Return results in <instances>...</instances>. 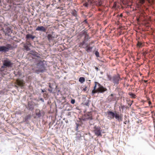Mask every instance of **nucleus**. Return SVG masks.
<instances>
[{
    "label": "nucleus",
    "instance_id": "obj_26",
    "mask_svg": "<svg viewBox=\"0 0 155 155\" xmlns=\"http://www.w3.org/2000/svg\"><path fill=\"white\" fill-rule=\"evenodd\" d=\"M24 48L27 51H29L30 50L29 48L27 45H25L24 46Z\"/></svg>",
    "mask_w": 155,
    "mask_h": 155
},
{
    "label": "nucleus",
    "instance_id": "obj_39",
    "mask_svg": "<svg viewBox=\"0 0 155 155\" xmlns=\"http://www.w3.org/2000/svg\"><path fill=\"white\" fill-rule=\"evenodd\" d=\"M42 92H44V91H43V90H42Z\"/></svg>",
    "mask_w": 155,
    "mask_h": 155
},
{
    "label": "nucleus",
    "instance_id": "obj_10",
    "mask_svg": "<svg viewBox=\"0 0 155 155\" xmlns=\"http://www.w3.org/2000/svg\"><path fill=\"white\" fill-rule=\"evenodd\" d=\"M35 30L37 31L46 32L47 31V28L43 26H38Z\"/></svg>",
    "mask_w": 155,
    "mask_h": 155
},
{
    "label": "nucleus",
    "instance_id": "obj_5",
    "mask_svg": "<svg viewBox=\"0 0 155 155\" xmlns=\"http://www.w3.org/2000/svg\"><path fill=\"white\" fill-rule=\"evenodd\" d=\"M111 79L115 85H118L119 83V81H121L122 79L120 77L119 74H117L113 76L112 78L109 79V80L110 81H111Z\"/></svg>",
    "mask_w": 155,
    "mask_h": 155
},
{
    "label": "nucleus",
    "instance_id": "obj_1",
    "mask_svg": "<svg viewBox=\"0 0 155 155\" xmlns=\"http://www.w3.org/2000/svg\"><path fill=\"white\" fill-rule=\"evenodd\" d=\"M28 55L31 57L32 59L34 60L35 62H39L37 64L38 69L36 70V72L39 73L40 72H43L45 70V67L43 64H40L42 62L41 60V58L40 56V54L37 52H32V53H29Z\"/></svg>",
    "mask_w": 155,
    "mask_h": 155
},
{
    "label": "nucleus",
    "instance_id": "obj_4",
    "mask_svg": "<svg viewBox=\"0 0 155 155\" xmlns=\"http://www.w3.org/2000/svg\"><path fill=\"white\" fill-rule=\"evenodd\" d=\"M3 65L1 66V70L2 71H4L2 69L6 67H12L13 65V63L8 58H6L3 61Z\"/></svg>",
    "mask_w": 155,
    "mask_h": 155
},
{
    "label": "nucleus",
    "instance_id": "obj_40",
    "mask_svg": "<svg viewBox=\"0 0 155 155\" xmlns=\"http://www.w3.org/2000/svg\"><path fill=\"white\" fill-rule=\"evenodd\" d=\"M61 1V0H58V2H60Z\"/></svg>",
    "mask_w": 155,
    "mask_h": 155
},
{
    "label": "nucleus",
    "instance_id": "obj_8",
    "mask_svg": "<svg viewBox=\"0 0 155 155\" xmlns=\"http://www.w3.org/2000/svg\"><path fill=\"white\" fill-rule=\"evenodd\" d=\"M15 83L18 85L20 86L21 88H22L25 84L24 81L23 80L19 79L16 80Z\"/></svg>",
    "mask_w": 155,
    "mask_h": 155
},
{
    "label": "nucleus",
    "instance_id": "obj_12",
    "mask_svg": "<svg viewBox=\"0 0 155 155\" xmlns=\"http://www.w3.org/2000/svg\"><path fill=\"white\" fill-rule=\"evenodd\" d=\"M86 41L84 40L83 41H82V42L79 43V47L80 48H85V47L86 46V44H87V43H86Z\"/></svg>",
    "mask_w": 155,
    "mask_h": 155
},
{
    "label": "nucleus",
    "instance_id": "obj_41",
    "mask_svg": "<svg viewBox=\"0 0 155 155\" xmlns=\"http://www.w3.org/2000/svg\"><path fill=\"white\" fill-rule=\"evenodd\" d=\"M85 22H86V20H85Z\"/></svg>",
    "mask_w": 155,
    "mask_h": 155
},
{
    "label": "nucleus",
    "instance_id": "obj_37",
    "mask_svg": "<svg viewBox=\"0 0 155 155\" xmlns=\"http://www.w3.org/2000/svg\"><path fill=\"white\" fill-rule=\"evenodd\" d=\"M15 87H16L17 88H18V87L16 85H15Z\"/></svg>",
    "mask_w": 155,
    "mask_h": 155
},
{
    "label": "nucleus",
    "instance_id": "obj_3",
    "mask_svg": "<svg viewBox=\"0 0 155 155\" xmlns=\"http://www.w3.org/2000/svg\"><path fill=\"white\" fill-rule=\"evenodd\" d=\"M107 118L110 120L114 119L115 117L119 121H122L123 120L121 115L116 113V111L114 112L110 111H107Z\"/></svg>",
    "mask_w": 155,
    "mask_h": 155
},
{
    "label": "nucleus",
    "instance_id": "obj_7",
    "mask_svg": "<svg viewBox=\"0 0 155 155\" xmlns=\"http://www.w3.org/2000/svg\"><path fill=\"white\" fill-rule=\"evenodd\" d=\"M93 131L95 134L97 136H102L101 134V130L100 127L95 126L93 128Z\"/></svg>",
    "mask_w": 155,
    "mask_h": 155
},
{
    "label": "nucleus",
    "instance_id": "obj_28",
    "mask_svg": "<svg viewBox=\"0 0 155 155\" xmlns=\"http://www.w3.org/2000/svg\"><path fill=\"white\" fill-rule=\"evenodd\" d=\"M90 5L89 2H86L84 4V5L86 7H87Z\"/></svg>",
    "mask_w": 155,
    "mask_h": 155
},
{
    "label": "nucleus",
    "instance_id": "obj_27",
    "mask_svg": "<svg viewBox=\"0 0 155 155\" xmlns=\"http://www.w3.org/2000/svg\"><path fill=\"white\" fill-rule=\"evenodd\" d=\"M95 54L97 57H99V52L97 51H95Z\"/></svg>",
    "mask_w": 155,
    "mask_h": 155
},
{
    "label": "nucleus",
    "instance_id": "obj_13",
    "mask_svg": "<svg viewBox=\"0 0 155 155\" xmlns=\"http://www.w3.org/2000/svg\"><path fill=\"white\" fill-rule=\"evenodd\" d=\"M113 94H111L110 95H109L108 98H107V101L109 102H111V101H113L114 98H113Z\"/></svg>",
    "mask_w": 155,
    "mask_h": 155
},
{
    "label": "nucleus",
    "instance_id": "obj_16",
    "mask_svg": "<svg viewBox=\"0 0 155 155\" xmlns=\"http://www.w3.org/2000/svg\"><path fill=\"white\" fill-rule=\"evenodd\" d=\"M47 38L48 41H50L52 40L54 38V37L52 36L51 34H48V35Z\"/></svg>",
    "mask_w": 155,
    "mask_h": 155
},
{
    "label": "nucleus",
    "instance_id": "obj_25",
    "mask_svg": "<svg viewBox=\"0 0 155 155\" xmlns=\"http://www.w3.org/2000/svg\"><path fill=\"white\" fill-rule=\"evenodd\" d=\"M129 94L131 96V97L132 98H135L136 97V95L132 93H129Z\"/></svg>",
    "mask_w": 155,
    "mask_h": 155
},
{
    "label": "nucleus",
    "instance_id": "obj_6",
    "mask_svg": "<svg viewBox=\"0 0 155 155\" xmlns=\"http://www.w3.org/2000/svg\"><path fill=\"white\" fill-rule=\"evenodd\" d=\"M12 48V45L9 44H8L5 46H0V51L6 52L10 50Z\"/></svg>",
    "mask_w": 155,
    "mask_h": 155
},
{
    "label": "nucleus",
    "instance_id": "obj_18",
    "mask_svg": "<svg viewBox=\"0 0 155 155\" xmlns=\"http://www.w3.org/2000/svg\"><path fill=\"white\" fill-rule=\"evenodd\" d=\"M36 114L38 117H40L41 116V114L40 112V110H39L37 109L36 110Z\"/></svg>",
    "mask_w": 155,
    "mask_h": 155
},
{
    "label": "nucleus",
    "instance_id": "obj_17",
    "mask_svg": "<svg viewBox=\"0 0 155 155\" xmlns=\"http://www.w3.org/2000/svg\"><path fill=\"white\" fill-rule=\"evenodd\" d=\"M79 81L81 83H83L85 81V79L83 77H81L79 78Z\"/></svg>",
    "mask_w": 155,
    "mask_h": 155
},
{
    "label": "nucleus",
    "instance_id": "obj_29",
    "mask_svg": "<svg viewBox=\"0 0 155 155\" xmlns=\"http://www.w3.org/2000/svg\"><path fill=\"white\" fill-rule=\"evenodd\" d=\"M84 88L83 89V90L84 91H85L87 90V86H86V85H85L84 86Z\"/></svg>",
    "mask_w": 155,
    "mask_h": 155
},
{
    "label": "nucleus",
    "instance_id": "obj_35",
    "mask_svg": "<svg viewBox=\"0 0 155 155\" xmlns=\"http://www.w3.org/2000/svg\"><path fill=\"white\" fill-rule=\"evenodd\" d=\"M147 81H148L147 80H144V82H145L146 83H147Z\"/></svg>",
    "mask_w": 155,
    "mask_h": 155
},
{
    "label": "nucleus",
    "instance_id": "obj_21",
    "mask_svg": "<svg viewBox=\"0 0 155 155\" xmlns=\"http://www.w3.org/2000/svg\"><path fill=\"white\" fill-rule=\"evenodd\" d=\"M96 5L98 6H101L102 4V2L101 0L99 1L96 3Z\"/></svg>",
    "mask_w": 155,
    "mask_h": 155
},
{
    "label": "nucleus",
    "instance_id": "obj_15",
    "mask_svg": "<svg viewBox=\"0 0 155 155\" xmlns=\"http://www.w3.org/2000/svg\"><path fill=\"white\" fill-rule=\"evenodd\" d=\"M138 5L139 7H140L144 3L145 0H138Z\"/></svg>",
    "mask_w": 155,
    "mask_h": 155
},
{
    "label": "nucleus",
    "instance_id": "obj_14",
    "mask_svg": "<svg viewBox=\"0 0 155 155\" xmlns=\"http://www.w3.org/2000/svg\"><path fill=\"white\" fill-rule=\"evenodd\" d=\"M35 36H33L32 35L30 34H27L26 36V38L27 39V40L30 38L33 40L35 38Z\"/></svg>",
    "mask_w": 155,
    "mask_h": 155
},
{
    "label": "nucleus",
    "instance_id": "obj_19",
    "mask_svg": "<svg viewBox=\"0 0 155 155\" xmlns=\"http://www.w3.org/2000/svg\"><path fill=\"white\" fill-rule=\"evenodd\" d=\"M90 38L89 35L87 33L84 35V40H85L87 41Z\"/></svg>",
    "mask_w": 155,
    "mask_h": 155
},
{
    "label": "nucleus",
    "instance_id": "obj_22",
    "mask_svg": "<svg viewBox=\"0 0 155 155\" xmlns=\"http://www.w3.org/2000/svg\"><path fill=\"white\" fill-rule=\"evenodd\" d=\"M71 14L73 16H74L75 17L77 16V12L75 10L72 11V12H71Z\"/></svg>",
    "mask_w": 155,
    "mask_h": 155
},
{
    "label": "nucleus",
    "instance_id": "obj_42",
    "mask_svg": "<svg viewBox=\"0 0 155 155\" xmlns=\"http://www.w3.org/2000/svg\"><path fill=\"white\" fill-rule=\"evenodd\" d=\"M154 116H155V113L154 114Z\"/></svg>",
    "mask_w": 155,
    "mask_h": 155
},
{
    "label": "nucleus",
    "instance_id": "obj_2",
    "mask_svg": "<svg viewBox=\"0 0 155 155\" xmlns=\"http://www.w3.org/2000/svg\"><path fill=\"white\" fill-rule=\"evenodd\" d=\"M94 84L93 89L92 91V93L93 95L98 92L103 93L107 91L106 88L104 87L99 83L95 82Z\"/></svg>",
    "mask_w": 155,
    "mask_h": 155
},
{
    "label": "nucleus",
    "instance_id": "obj_33",
    "mask_svg": "<svg viewBox=\"0 0 155 155\" xmlns=\"http://www.w3.org/2000/svg\"><path fill=\"white\" fill-rule=\"evenodd\" d=\"M95 69L97 71L98 70V68L97 67H96Z\"/></svg>",
    "mask_w": 155,
    "mask_h": 155
},
{
    "label": "nucleus",
    "instance_id": "obj_30",
    "mask_svg": "<svg viewBox=\"0 0 155 155\" xmlns=\"http://www.w3.org/2000/svg\"><path fill=\"white\" fill-rule=\"evenodd\" d=\"M75 102V100L74 99H72L71 101V103L73 104H74Z\"/></svg>",
    "mask_w": 155,
    "mask_h": 155
},
{
    "label": "nucleus",
    "instance_id": "obj_24",
    "mask_svg": "<svg viewBox=\"0 0 155 155\" xmlns=\"http://www.w3.org/2000/svg\"><path fill=\"white\" fill-rule=\"evenodd\" d=\"M142 45V43L141 42H140L139 41H138L137 44V46L139 48H140L141 47Z\"/></svg>",
    "mask_w": 155,
    "mask_h": 155
},
{
    "label": "nucleus",
    "instance_id": "obj_32",
    "mask_svg": "<svg viewBox=\"0 0 155 155\" xmlns=\"http://www.w3.org/2000/svg\"><path fill=\"white\" fill-rule=\"evenodd\" d=\"M84 104L86 106H89V103L88 102H86V103H85V104Z\"/></svg>",
    "mask_w": 155,
    "mask_h": 155
},
{
    "label": "nucleus",
    "instance_id": "obj_9",
    "mask_svg": "<svg viewBox=\"0 0 155 155\" xmlns=\"http://www.w3.org/2000/svg\"><path fill=\"white\" fill-rule=\"evenodd\" d=\"M11 28L12 27H7L4 31V32L6 35H7L8 36H9L12 33V31Z\"/></svg>",
    "mask_w": 155,
    "mask_h": 155
},
{
    "label": "nucleus",
    "instance_id": "obj_36",
    "mask_svg": "<svg viewBox=\"0 0 155 155\" xmlns=\"http://www.w3.org/2000/svg\"><path fill=\"white\" fill-rule=\"evenodd\" d=\"M120 17H122V16H123V15H122V14H121L120 15Z\"/></svg>",
    "mask_w": 155,
    "mask_h": 155
},
{
    "label": "nucleus",
    "instance_id": "obj_31",
    "mask_svg": "<svg viewBox=\"0 0 155 155\" xmlns=\"http://www.w3.org/2000/svg\"><path fill=\"white\" fill-rule=\"evenodd\" d=\"M94 41H92L88 45H91L92 44L94 43Z\"/></svg>",
    "mask_w": 155,
    "mask_h": 155
},
{
    "label": "nucleus",
    "instance_id": "obj_34",
    "mask_svg": "<svg viewBox=\"0 0 155 155\" xmlns=\"http://www.w3.org/2000/svg\"><path fill=\"white\" fill-rule=\"evenodd\" d=\"M151 104V102L150 101H149V105H150Z\"/></svg>",
    "mask_w": 155,
    "mask_h": 155
},
{
    "label": "nucleus",
    "instance_id": "obj_23",
    "mask_svg": "<svg viewBox=\"0 0 155 155\" xmlns=\"http://www.w3.org/2000/svg\"><path fill=\"white\" fill-rule=\"evenodd\" d=\"M28 108L30 110H32L34 109V107L32 106L31 104H29L28 105Z\"/></svg>",
    "mask_w": 155,
    "mask_h": 155
},
{
    "label": "nucleus",
    "instance_id": "obj_38",
    "mask_svg": "<svg viewBox=\"0 0 155 155\" xmlns=\"http://www.w3.org/2000/svg\"><path fill=\"white\" fill-rule=\"evenodd\" d=\"M147 0L148 1V2H149V3H150V0Z\"/></svg>",
    "mask_w": 155,
    "mask_h": 155
},
{
    "label": "nucleus",
    "instance_id": "obj_11",
    "mask_svg": "<svg viewBox=\"0 0 155 155\" xmlns=\"http://www.w3.org/2000/svg\"><path fill=\"white\" fill-rule=\"evenodd\" d=\"M86 46L84 48L85 49L86 51L87 52H91L93 48V47L90 46V45H89L87 44H86Z\"/></svg>",
    "mask_w": 155,
    "mask_h": 155
},
{
    "label": "nucleus",
    "instance_id": "obj_20",
    "mask_svg": "<svg viewBox=\"0 0 155 155\" xmlns=\"http://www.w3.org/2000/svg\"><path fill=\"white\" fill-rule=\"evenodd\" d=\"M87 32L86 31L83 30L80 33V35L81 36H83V35H85L87 34Z\"/></svg>",
    "mask_w": 155,
    "mask_h": 155
}]
</instances>
